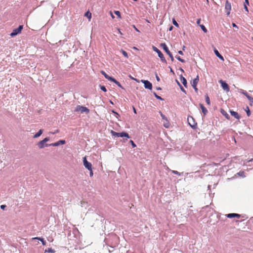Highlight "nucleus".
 Listing matches in <instances>:
<instances>
[{"label":"nucleus","mask_w":253,"mask_h":253,"mask_svg":"<svg viewBox=\"0 0 253 253\" xmlns=\"http://www.w3.org/2000/svg\"><path fill=\"white\" fill-rule=\"evenodd\" d=\"M160 113L162 118L163 120H165L167 121H168L167 118L164 115H163L162 112H160Z\"/></svg>","instance_id":"nucleus-35"},{"label":"nucleus","mask_w":253,"mask_h":253,"mask_svg":"<svg viewBox=\"0 0 253 253\" xmlns=\"http://www.w3.org/2000/svg\"><path fill=\"white\" fill-rule=\"evenodd\" d=\"M214 52L215 54L216 55V56L217 57H218L220 59H221L222 61L224 60L223 57L219 53V52L218 51V50L216 49H215L214 50Z\"/></svg>","instance_id":"nucleus-14"},{"label":"nucleus","mask_w":253,"mask_h":253,"mask_svg":"<svg viewBox=\"0 0 253 253\" xmlns=\"http://www.w3.org/2000/svg\"><path fill=\"white\" fill-rule=\"evenodd\" d=\"M153 94H154V95L155 97L157 99H159V100H164V99H163V98H162L161 96H160L158 95L157 94V93H156L155 92H153Z\"/></svg>","instance_id":"nucleus-28"},{"label":"nucleus","mask_w":253,"mask_h":253,"mask_svg":"<svg viewBox=\"0 0 253 253\" xmlns=\"http://www.w3.org/2000/svg\"><path fill=\"white\" fill-rule=\"evenodd\" d=\"M118 30L119 33L121 35H122V33H121V32L120 30L119 29H118Z\"/></svg>","instance_id":"nucleus-58"},{"label":"nucleus","mask_w":253,"mask_h":253,"mask_svg":"<svg viewBox=\"0 0 253 253\" xmlns=\"http://www.w3.org/2000/svg\"><path fill=\"white\" fill-rule=\"evenodd\" d=\"M100 89L103 91L104 92H106L107 91V89L105 87V86H103V85H100Z\"/></svg>","instance_id":"nucleus-36"},{"label":"nucleus","mask_w":253,"mask_h":253,"mask_svg":"<svg viewBox=\"0 0 253 253\" xmlns=\"http://www.w3.org/2000/svg\"><path fill=\"white\" fill-rule=\"evenodd\" d=\"M45 252H49V253H55V251L54 250H53L52 249H51V248H48L47 250H46L45 251Z\"/></svg>","instance_id":"nucleus-31"},{"label":"nucleus","mask_w":253,"mask_h":253,"mask_svg":"<svg viewBox=\"0 0 253 253\" xmlns=\"http://www.w3.org/2000/svg\"><path fill=\"white\" fill-rule=\"evenodd\" d=\"M86 204H87V203H86L84 202H81V206L82 207H84L85 205H86Z\"/></svg>","instance_id":"nucleus-47"},{"label":"nucleus","mask_w":253,"mask_h":253,"mask_svg":"<svg viewBox=\"0 0 253 253\" xmlns=\"http://www.w3.org/2000/svg\"><path fill=\"white\" fill-rule=\"evenodd\" d=\"M85 15L88 17L89 18H91V14L89 12H86L85 14Z\"/></svg>","instance_id":"nucleus-38"},{"label":"nucleus","mask_w":253,"mask_h":253,"mask_svg":"<svg viewBox=\"0 0 253 253\" xmlns=\"http://www.w3.org/2000/svg\"><path fill=\"white\" fill-rule=\"evenodd\" d=\"M110 13H111V15L112 17L113 18H114V16L113 15V13H112L111 12H110Z\"/></svg>","instance_id":"nucleus-57"},{"label":"nucleus","mask_w":253,"mask_h":253,"mask_svg":"<svg viewBox=\"0 0 253 253\" xmlns=\"http://www.w3.org/2000/svg\"><path fill=\"white\" fill-rule=\"evenodd\" d=\"M219 83H220L222 88L224 90H225L227 92H228L229 91L230 89H229V86L226 83H225L224 81H223L221 80L219 81Z\"/></svg>","instance_id":"nucleus-10"},{"label":"nucleus","mask_w":253,"mask_h":253,"mask_svg":"<svg viewBox=\"0 0 253 253\" xmlns=\"http://www.w3.org/2000/svg\"><path fill=\"white\" fill-rule=\"evenodd\" d=\"M173 29V27L172 26H171L169 28V31H171Z\"/></svg>","instance_id":"nucleus-55"},{"label":"nucleus","mask_w":253,"mask_h":253,"mask_svg":"<svg viewBox=\"0 0 253 253\" xmlns=\"http://www.w3.org/2000/svg\"><path fill=\"white\" fill-rule=\"evenodd\" d=\"M43 133L42 129H40L38 132H37L33 136V138H36L40 136Z\"/></svg>","instance_id":"nucleus-20"},{"label":"nucleus","mask_w":253,"mask_h":253,"mask_svg":"<svg viewBox=\"0 0 253 253\" xmlns=\"http://www.w3.org/2000/svg\"><path fill=\"white\" fill-rule=\"evenodd\" d=\"M221 113L228 120L230 119V116L228 113L223 109L221 110Z\"/></svg>","instance_id":"nucleus-19"},{"label":"nucleus","mask_w":253,"mask_h":253,"mask_svg":"<svg viewBox=\"0 0 253 253\" xmlns=\"http://www.w3.org/2000/svg\"><path fill=\"white\" fill-rule=\"evenodd\" d=\"M6 208V206L5 205H1L0 206V208L2 209V210H4V209Z\"/></svg>","instance_id":"nucleus-49"},{"label":"nucleus","mask_w":253,"mask_h":253,"mask_svg":"<svg viewBox=\"0 0 253 253\" xmlns=\"http://www.w3.org/2000/svg\"><path fill=\"white\" fill-rule=\"evenodd\" d=\"M119 137H125L127 138H129V136L128 134L125 132H119Z\"/></svg>","instance_id":"nucleus-18"},{"label":"nucleus","mask_w":253,"mask_h":253,"mask_svg":"<svg viewBox=\"0 0 253 253\" xmlns=\"http://www.w3.org/2000/svg\"><path fill=\"white\" fill-rule=\"evenodd\" d=\"M187 122L190 126L193 128H195L197 126V123L195 122L192 117H188L187 118Z\"/></svg>","instance_id":"nucleus-4"},{"label":"nucleus","mask_w":253,"mask_h":253,"mask_svg":"<svg viewBox=\"0 0 253 253\" xmlns=\"http://www.w3.org/2000/svg\"><path fill=\"white\" fill-rule=\"evenodd\" d=\"M43 141L46 143L47 142H48V141H49V137H45V138H44L43 139Z\"/></svg>","instance_id":"nucleus-43"},{"label":"nucleus","mask_w":253,"mask_h":253,"mask_svg":"<svg viewBox=\"0 0 253 253\" xmlns=\"http://www.w3.org/2000/svg\"><path fill=\"white\" fill-rule=\"evenodd\" d=\"M169 68H170V72H173V71H172V69H171L170 67H169Z\"/></svg>","instance_id":"nucleus-63"},{"label":"nucleus","mask_w":253,"mask_h":253,"mask_svg":"<svg viewBox=\"0 0 253 253\" xmlns=\"http://www.w3.org/2000/svg\"><path fill=\"white\" fill-rule=\"evenodd\" d=\"M75 112H81V113H85L88 114L89 112V110L86 107L78 105L75 109Z\"/></svg>","instance_id":"nucleus-1"},{"label":"nucleus","mask_w":253,"mask_h":253,"mask_svg":"<svg viewBox=\"0 0 253 253\" xmlns=\"http://www.w3.org/2000/svg\"><path fill=\"white\" fill-rule=\"evenodd\" d=\"M177 84H178L179 86L180 87V88L181 90L183 92H184V93H185V94H186V90H185V89L183 87V86L180 84L178 82H177Z\"/></svg>","instance_id":"nucleus-27"},{"label":"nucleus","mask_w":253,"mask_h":253,"mask_svg":"<svg viewBox=\"0 0 253 253\" xmlns=\"http://www.w3.org/2000/svg\"><path fill=\"white\" fill-rule=\"evenodd\" d=\"M22 29H23V26L22 25H20L18 27V28L14 29L13 30L12 32L11 33L10 35L11 37H14V36H16L17 35H18V34H19L21 32V30H22Z\"/></svg>","instance_id":"nucleus-5"},{"label":"nucleus","mask_w":253,"mask_h":253,"mask_svg":"<svg viewBox=\"0 0 253 253\" xmlns=\"http://www.w3.org/2000/svg\"><path fill=\"white\" fill-rule=\"evenodd\" d=\"M178 53L179 54H180V55H183V53L182 51H181V50H179V51H178Z\"/></svg>","instance_id":"nucleus-50"},{"label":"nucleus","mask_w":253,"mask_h":253,"mask_svg":"<svg viewBox=\"0 0 253 253\" xmlns=\"http://www.w3.org/2000/svg\"><path fill=\"white\" fill-rule=\"evenodd\" d=\"M249 4V0H245V3H244V8L245 10L247 12H248V9L247 7V5Z\"/></svg>","instance_id":"nucleus-24"},{"label":"nucleus","mask_w":253,"mask_h":253,"mask_svg":"<svg viewBox=\"0 0 253 253\" xmlns=\"http://www.w3.org/2000/svg\"><path fill=\"white\" fill-rule=\"evenodd\" d=\"M110 103L112 104H113V103L111 100H110Z\"/></svg>","instance_id":"nucleus-61"},{"label":"nucleus","mask_w":253,"mask_h":253,"mask_svg":"<svg viewBox=\"0 0 253 253\" xmlns=\"http://www.w3.org/2000/svg\"><path fill=\"white\" fill-rule=\"evenodd\" d=\"M226 216L228 218H234V217L240 218L241 216V215L239 214L234 213H228V214H226Z\"/></svg>","instance_id":"nucleus-13"},{"label":"nucleus","mask_w":253,"mask_h":253,"mask_svg":"<svg viewBox=\"0 0 253 253\" xmlns=\"http://www.w3.org/2000/svg\"><path fill=\"white\" fill-rule=\"evenodd\" d=\"M89 170V175L90 176H92L93 174L92 170V169H91V170Z\"/></svg>","instance_id":"nucleus-48"},{"label":"nucleus","mask_w":253,"mask_h":253,"mask_svg":"<svg viewBox=\"0 0 253 253\" xmlns=\"http://www.w3.org/2000/svg\"><path fill=\"white\" fill-rule=\"evenodd\" d=\"M211 188V186L210 185H209L208 186V188L210 189Z\"/></svg>","instance_id":"nucleus-64"},{"label":"nucleus","mask_w":253,"mask_h":253,"mask_svg":"<svg viewBox=\"0 0 253 253\" xmlns=\"http://www.w3.org/2000/svg\"><path fill=\"white\" fill-rule=\"evenodd\" d=\"M253 161V159H250V160H249L247 161V162H245H245H244V164H244V165H247V163L248 162H252Z\"/></svg>","instance_id":"nucleus-45"},{"label":"nucleus","mask_w":253,"mask_h":253,"mask_svg":"<svg viewBox=\"0 0 253 253\" xmlns=\"http://www.w3.org/2000/svg\"><path fill=\"white\" fill-rule=\"evenodd\" d=\"M161 46L163 48V49L167 53V54L169 55V56L170 58L171 61L173 62L174 61L173 56L172 53L169 50L167 44L165 43H162L161 44Z\"/></svg>","instance_id":"nucleus-2"},{"label":"nucleus","mask_w":253,"mask_h":253,"mask_svg":"<svg viewBox=\"0 0 253 253\" xmlns=\"http://www.w3.org/2000/svg\"><path fill=\"white\" fill-rule=\"evenodd\" d=\"M130 143H131L133 148H134L136 146V145H135V144L134 143V142L132 140H130Z\"/></svg>","instance_id":"nucleus-42"},{"label":"nucleus","mask_w":253,"mask_h":253,"mask_svg":"<svg viewBox=\"0 0 253 253\" xmlns=\"http://www.w3.org/2000/svg\"><path fill=\"white\" fill-rule=\"evenodd\" d=\"M111 80L110 81L111 82H112L113 83H114L115 84H116L119 87L124 89L123 87L122 86V85L121 84L118 82L115 79H114V78H112V79H110Z\"/></svg>","instance_id":"nucleus-17"},{"label":"nucleus","mask_w":253,"mask_h":253,"mask_svg":"<svg viewBox=\"0 0 253 253\" xmlns=\"http://www.w3.org/2000/svg\"><path fill=\"white\" fill-rule=\"evenodd\" d=\"M157 90H161L162 88L160 87H157Z\"/></svg>","instance_id":"nucleus-59"},{"label":"nucleus","mask_w":253,"mask_h":253,"mask_svg":"<svg viewBox=\"0 0 253 253\" xmlns=\"http://www.w3.org/2000/svg\"><path fill=\"white\" fill-rule=\"evenodd\" d=\"M200 27L202 29V30L204 31V33H207V30L206 29V28L205 27V26L203 25H200Z\"/></svg>","instance_id":"nucleus-33"},{"label":"nucleus","mask_w":253,"mask_h":253,"mask_svg":"<svg viewBox=\"0 0 253 253\" xmlns=\"http://www.w3.org/2000/svg\"><path fill=\"white\" fill-rule=\"evenodd\" d=\"M172 172L175 174H177V175H180V173L178 171H176V170H172Z\"/></svg>","instance_id":"nucleus-41"},{"label":"nucleus","mask_w":253,"mask_h":253,"mask_svg":"<svg viewBox=\"0 0 253 253\" xmlns=\"http://www.w3.org/2000/svg\"><path fill=\"white\" fill-rule=\"evenodd\" d=\"M122 53L123 54V55L126 58H128V55H127V52L124 50H122Z\"/></svg>","instance_id":"nucleus-34"},{"label":"nucleus","mask_w":253,"mask_h":253,"mask_svg":"<svg viewBox=\"0 0 253 253\" xmlns=\"http://www.w3.org/2000/svg\"><path fill=\"white\" fill-rule=\"evenodd\" d=\"M164 126L166 127V128H168L169 127V124H164Z\"/></svg>","instance_id":"nucleus-52"},{"label":"nucleus","mask_w":253,"mask_h":253,"mask_svg":"<svg viewBox=\"0 0 253 253\" xmlns=\"http://www.w3.org/2000/svg\"><path fill=\"white\" fill-rule=\"evenodd\" d=\"M180 70L182 71V72H184V70L182 69V68H180Z\"/></svg>","instance_id":"nucleus-62"},{"label":"nucleus","mask_w":253,"mask_h":253,"mask_svg":"<svg viewBox=\"0 0 253 253\" xmlns=\"http://www.w3.org/2000/svg\"><path fill=\"white\" fill-rule=\"evenodd\" d=\"M141 82L144 84L145 88L150 90L152 89V84L149 81L147 80H141Z\"/></svg>","instance_id":"nucleus-9"},{"label":"nucleus","mask_w":253,"mask_h":253,"mask_svg":"<svg viewBox=\"0 0 253 253\" xmlns=\"http://www.w3.org/2000/svg\"><path fill=\"white\" fill-rule=\"evenodd\" d=\"M225 9L226 15L227 16H229L230 13V11L231 10V3L228 0H227L225 2Z\"/></svg>","instance_id":"nucleus-7"},{"label":"nucleus","mask_w":253,"mask_h":253,"mask_svg":"<svg viewBox=\"0 0 253 253\" xmlns=\"http://www.w3.org/2000/svg\"><path fill=\"white\" fill-rule=\"evenodd\" d=\"M37 146H38V147L40 148V149H42L44 147H48L49 146V144H46V143H45L43 140H42V141H40V142H39L38 143H37Z\"/></svg>","instance_id":"nucleus-12"},{"label":"nucleus","mask_w":253,"mask_h":253,"mask_svg":"<svg viewBox=\"0 0 253 253\" xmlns=\"http://www.w3.org/2000/svg\"><path fill=\"white\" fill-rule=\"evenodd\" d=\"M152 48L154 51L158 53V56L163 62L166 63V60L162 52L156 46H153Z\"/></svg>","instance_id":"nucleus-3"},{"label":"nucleus","mask_w":253,"mask_h":253,"mask_svg":"<svg viewBox=\"0 0 253 253\" xmlns=\"http://www.w3.org/2000/svg\"><path fill=\"white\" fill-rule=\"evenodd\" d=\"M172 23L176 27L179 26L178 24L177 23V22L175 21V20L174 19H173V20H172Z\"/></svg>","instance_id":"nucleus-37"},{"label":"nucleus","mask_w":253,"mask_h":253,"mask_svg":"<svg viewBox=\"0 0 253 253\" xmlns=\"http://www.w3.org/2000/svg\"><path fill=\"white\" fill-rule=\"evenodd\" d=\"M180 80H181L182 84H183V85L185 87H187V83L186 79L184 77H183L182 76V75L180 76Z\"/></svg>","instance_id":"nucleus-15"},{"label":"nucleus","mask_w":253,"mask_h":253,"mask_svg":"<svg viewBox=\"0 0 253 253\" xmlns=\"http://www.w3.org/2000/svg\"><path fill=\"white\" fill-rule=\"evenodd\" d=\"M133 110L134 113L136 114V109H135L134 107H133Z\"/></svg>","instance_id":"nucleus-56"},{"label":"nucleus","mask_w":253,"mask_h":253,"mask_svg":"<svg viewBox=\"0 0 253 253\" xmlns=\"http://www.w3.org/2000/svg\"><path fill=\"white\" fill-rule=\"evenodd\" d=\"M64 144H65V141L64 140H60L55 143L49 144V146L56 147Z\"/></svg>","instance_id":"nucleus-11"},{"label":"nucleus","mask_w":253,"mask_h":253,"mask_svg":"<svg viewBox=\"0 0 253 253\" xmlns=\"http://www.w3.org/2000/svg\"><path fill=\"white\" fill-rule=\"evenodd\" d=\"M247 98L248 99V100L252 103L253 102V97H252V96H247Z\"/></svg>","instance_id":"nucleus-40"},{"label":"nucleus","mask_w":253,"mask_h":253,"mask_svg":"<svg viewBox=\"0 0 253 253\" xmlns=\"http://www.w3.org/2000/svg\"><path fill=\"white\" fill-rule=\"evenodd\" d=\"M230 113L231 115L232 116L234 117L235 118H236L237 119H240V116L239 115L238 113H237L236 112L230 110Z\"/></svg>","instance_id":"nucleus-16"},{"label":"nucleus","mask_w":253,"mask_h":253,"mask_svg":"<svg viewBox=\"0 0 253 253\" xmlns=\"http://www.w3.org/2000/svg\"><path fill=\"white\" fill-rule=\"evenodd\" d=\"M33 240H39L41 241V242L42 243V244L43 245H46V242H45V241L44 240V239L42 238L35 237V238H33Z\"/></svg>","instance_id":"nucleus-22"},{"label":"nucleus","mask_w":253,"mask_h":253,"mask_svg":"<svg viewBox=\"0 0 253 253\" xmlns=\"http://www.w3.org/2000/svg\"><path fill=\"white\" fill-rule=\"evenodd\" d=\"M155 76H156V78L157 81L158 82H159L160 81V79L159 77V76H158L157 73H155Z\"/></svg>","instance_id":"nucleus-46"},{"label":"nucleus","mask_w":253,"mask_h":253,"mask_svg":"<svg viewBox=\"0 0 253 253\" xmlns=\"http://www.w3.org/2000/svg\"><path fill=\"white\" fill-rule=\"evenodd\" d=\"M115 13L118 15L119 17H121V14L119 11H115Z\"/></svg>","instance_id":"nucleus-44"},{"label":"nucleus","mask_w":253,"mask_h":253,"mask_svg":"<svg viewBox=\"0 0 253 253\" xmlns=\"http://www.w3.org/2000/svg\"><path fill=\"white\" fill-rule=\"evenodd\" d=\"M240 92L243 94L245 96H246L247 97V96H249L248 93L245 90H244L243 89H241L240 91Z\"/></svg>","instance_id":"nucleus-32"},{"label":"nucleus","mask_w":253,"mask_h":253,"mask_svg":"<svg viewBox=\"0 0 253 253\" xmlns=\"http://www.w3.org/2000/svg\"><path fill=\"white\" fill-rule=\"evenodd\" d=\"M237 174L238 175H239L240 176H242L243 177H246V175H245V173L243 171H240Z\"/></svg>","instance_id":"nucleus-29"},{"label":"nucleus","mask_w":253,"mask_h":253,"mask_svg":"<svg viewBox=\"0 0 253 253\" xmlns=\"http://www.w3.org/2000/svg\"><path fill=\"white\" fill-rule=\"evenodd\" d=\"M111 134L115 137H119V132H116L113 130L111 131Z\"/></svg>","instance_id":"nucleus-26"},{"label":"nucleus","mask_w":253,"mask_h":253,"mask_svg":"<svg viewBox=\"0 0 253 253\" xmlns=\"http://www.w3.org/2000/svg\"><path fill=\"white\" fill-rule=\"evenodd\" d=\"M175 58L179 61L181 62L182 63H184L185 61L184 60L182 59L180 56H176Z\"/></svg>","instance_id":"nucleus-30"},{"label":"nucleus","mask_w":253,"mask_h":253,"mask_svg":"<svg viewBox=\"0 0 253 253\" xmlns=\"http://www.w3.org/2000/svg\"><path fill=\"white\" fill-rule=\"evenodd\" d=\"M247 110H246L247 112V115L248 116H249L251 115V112L248 107H247Z\"/></svg>","instance_id":"nucleus-39"},{"label":"nucleus","mask_w":253,"mask_h":253,"mask_svg":"<svg viewBox=\"0 0 253 253\" xmlns=\"http://www.w3.org/2000/svg\"><path fill=\"white\" fill-rule=\"evenodd\" d=\"M198 81L199 76H197L196 78L193 80V81L191 83L192 86L196 92H197L198 90V88H197V85L198 84Z\"/></svg>","instance_id":"nucleus-6"},{"label":"nucleus","mask_w":253,"mask_h":253,"mask_svg":"<svg viewBox=\"0 0 253 253\" xmlns=\"http://www.w3.org/2000/svg\"><path fill=\"white\" fill-rule=\"evenodd\" d=\"M58 132H59V130H56L54 132H52V134H55L56 133H57Z\"/></svg>","instance_id":"nucleus-54"},{"label":"nucleus","mask_w":253,"mask_h":253,"mask_svg":"<svg viewBox=\"0 0 253 253\" xmlns=\"http://www.w3.org/2000/svg\"><path fill=\"white\" fill-rule=\"evenodd\" d=\"M101 73L104 76V77L109 81H110L113 77L108 75L104 71H101Z\"/></svg>","instance_id":"nucleus-21"},{"label":"nucleus","mask_w":253,"mask_h":253,"mask_svg":"<svg viewBox=\"0 0 253 253\" xmlns=\"http://www.w3.org/2000/svg\"><path fill=\"white\" fill-rule=\"evenodd\" d=\"M200 106L201 109H202V112L204 113V114L206 115L208 113V110L207 109L204 107V106L202 104H200Z\"/></svg>","instance_id":"nucleus-23"},{"label":"nucleus","mask_w":253,"mask_h":253,"mask_svg":"<svg viewBox=\"0 0 253 253\" xmlns=\"http://www.w3.org/2000/svg\"><path fill=\"white\" fill-rule=\"evenodd\" d=\"M200 21H201V19H198L197 21V23L198 24H199L200 23Z\"/></svg>","instance_id":"nucleus-53"},{"label":"nucleus","mask_w":253,"mask_h":253,"mask_svg":"<svg viewBox=\"0 0 253 253\" xmlns=\"http://www.w3.org/2000/svg\"><path fill=\"white\" fill-rule=\"evenodd\" d=\"M205 101L208 105H210L211 104L210 99L208 95L205 96Z\"/></svg>","instance_id":"nucleus-25"},{"label":"nucleus","mask_w":253,"mask_h":253,"mask_svg":"<svg viewBox=\"0 0 253 253\" xmlns=\"http://www.w3.org/2000/svg\"><path fill=\"white\" fill-rule=\"evenodd\" d=\"M185 48H186V47L184 45H183L182 47V50H184Z\"/></svg>","instance_id":"nucleus-60"},{"label":"nucleus","mask_w":253,"mask_h":253,"mask_svg":"<svg viewBox=\"0 0 253 253\" xmlns=\"http://www.w3.org/2000/svg\"><path fill=\"white\" fill-rule=\"evenodd\" d=\"M83 163L84 167L88 170H91L92 169V165L90 163L88 162L85 157L83 158Z\"/></svg>","instance_id":"nucleus-8"},{"label":"nucleus","mask_w":253,"mask_h":253,"mask_svg":"<svg viewBox=\"0 0 253 253\" xmlns=\"http://www.w3.org/2000/svg\"><path fill=\"white\" fill-rule=\"evenodd\" d=\"M232 26H233V27H235V28H238L237 26L235 23H232Z\"/></svg>","instance_id":"nucleus-51"}]
</instances>
